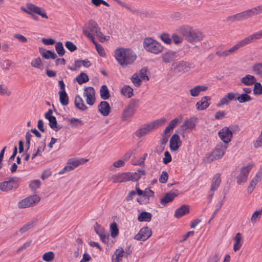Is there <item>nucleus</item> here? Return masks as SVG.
<instances>
[{"instance_id":"obj_1","label":"nucleus","mask_w":262,"mask_h":262,"mask_svg":"<svg viewBox=\"0 0 262 262\" xmlns=\"http://www.w3.org/2000/svg\"><path fill=\"white\" fill-rule=\"evenodd\" d=\"M114 57L118 64L123 68L132 64L137 58L136 53L128 48H119L114 51Z\"/></svg>"},{"instance_id":"obj_2","label":"nucleus","mask_w":262,"mask_h":262,"mask_svg":"<svg viewBox=\"0 0 262 262\" xmlns=\"http://www.w3.org/2000/svg\"><path fill=\"white\" fill-rule=\"evenodd\" d=\"M178 32L189 43H195L202 40L204 37L203 33L189 26H183L178 29Z\"/></svg>"},{"instance_id":"obj_3","label":"nucleus","mask_w":262,"mask_h":262,"mask_svg":"<svg viewBox=\"0 0 262 262\" xmlns=\"http://www.w3.org/2000/svg\"><path fill=\"white\" fill-rule=\"evenodd\" d=\"M165 121V118H162L153 122L144 124L136 132V136L138 138H141L163 124Z\"/></svg>"},{"instance_id":"obj_4","label":"nucleus","mask_w":262,"mask_h":262,"mask_svg":"<svg viewBox=\"0 0 262 262\" xmlns=\"http://www.w3.org/2000/svg\"><path fill=\"white\" fill-rule=\"evenodd\" d=\"M144 49L148 52L159 54L163 50L162 45L151 37L145 38L143 41Z\"/></svg>"},{"instance_id":"obj_5","label":"nucleus","mask_w":262,"mask_h":262,"mask_svg":"<svg viewBox=\"0 0 262 262\" xmlns=\"http://www.w3.org/2000/svg\"><path fill=\"white\" fill-rule=\"evenodd\" d=\"M227 147L228 145H223L222 143L217 144L211 152L206 155L207 162H210L221 159L224 155Z\"/></svg>"},{"instance_id":"obj_6","label":"nucleus","mask_w":262,"mask_h":262,"mask_svg":"<svg viewBox=\"0 0 262 262\" xmlns=\"http://www.w3.org/2000/svg\"><path fill=\"white\" fill-rule=\"evenodd\" d=\"M192 63L181 60L174 62L172 64L171 70L176 75H181L188 72L191 68Z\"/></svg>"},{"instance_id":"obj_7","label":"nucleus","mask_w":262,"mask_h":262,"mask_svg":"<svg viewBox=\"0 0 262 262\" xmlns=\"http://www.w3.org/2000/svg\"><path fill=\"white\" fill-rule=\"evenodd\" d=\"M20 10L30 15L33 14H37L41 16L42 18H48L45 10H41L40 7L32 3H27L26 5V7H21L20 8Z\"/></svg>"},{"instance_id":"obj_8","label":"nucleus","mask_w":262,"mask_h":262,"mask_svg":"<svg viewBox=\"0 0 262 262\" xmlns=\"http://www.w3.org/2000/svg\"><path fill=\"white\" fill-rule=\"evenodd\" d=\"M138 100L132 99L127 106L123 111L122 113V119L127 120L131 118L136 111L137 104Z\"/></svg>"},{"instance_id":"obj_9","label":"nucleus","mask_w":262,"mask_h":262,"mask_svg":"<svg viewBox=\"0 0 262 262\" xmlns=\"http://www.w3.org/2000/svg\"><path fill=\"white\" fill-rule=\"evenodd\" d=\"M39 201V196L35 194L19 201L17 205L19 208H26L35 205L38 203Z\"/></svg>"},{"instance_id":"obj_10","label":"nucleus","mask_w":262,"mask_h":262,"mask_svg":"<svg viewBox=\"0 0 262 262\" xmlns=\"http://www.w3.org/2000/svg\"><path fill=\"white\" fill-rule=\"evenodd\" d=\"M253 165V163H249L247 166L243 167L241 169L240 173L236 178L238 184L244 183L247 181L249 172L252 169Z\"/></svg>"},{"instance_id":"obj_11","label":"nucleus","mask_w":262,"mask_h":262,"mask_svg":"<svg viewBox=\"0 0 262 262\" xmlns=\"http://www.w3.org/2000/svg\"><path fill=\"white\" fill-rule=\"evenodd\" d=\"M254 15H256L255 14L254 8H253L252 9L243 11L239 13H237L236 14L231 16L228 18L233 21H242Z\"/></svg>"},{"instance_id":"obj_12","label":"nucleus","mask_w":262,"mask_h":262,"mask_svg":"<svg viewBox=\"0 0 262 262\" xmlns=\"http://www.w3.org/2000/svg\"><path fill=\"white\" fill-rule=\"evenodd\" d=\"M18 178H10L8 181L0 183V190L8 191L18 187Z\"/></svg>"},{"instance_id":"obj_13","label":"nucleus","mask_w":262,"mask_h":262,"mask_svg":"<svg viewBox=\"0 0 262 262\" xmlns=\"http://www.w3.org/2000/svg\"><path fill=\"white\" fill-rule=\"evenodd\" d=\"M218 135L224 143L228 144L232 138L233 133L228 127L225 126L219 131Z\"/></svg>"},{"instance_id":"obj_14","label":"nucleus","mask_w":262,"mask_h":262,"mask_svg":"<svg viewBox=\"0 0 262 262\" xmlns=\"http://www.w3.org/2000/svg\"><path fill=\"white\" fill-rule=\"evenodd\" d=\"M195 117L186 119L181 126V130L184 133H190L196 126Z\"/></svg>"},{"instance_id":"obj_15","label":"nucleus","mask_w":262,"mask_h":262,"mask_svg":"<svg viewBox=\"0 0 262 262\" xmlns=\"http://www.w3.org/2000/svg\"><path fill=\"white\" fill-rule=\"evenodd\" d=\"M95 91L94 88L89 86L85 88L83 96L86 97V103L89 105H93L94 104L95 102Z\"/></svg>"},{"instance_id":"obj_16","label":"nucleus","mask_w":262,"mask_h":262,"mask_svg":"<svg viewBox=\"0 0 262 262\" xmlns=\"http://www.w3.org/2000/svg\"><path fill=\"white\" fill-rule=\"evenodd\" d=\"M152 234L151 230L147 227L142 228L139 232L135 236L134 238L137 241H145Z\"/></svg>"},{"instance_id":"obj_17","label":"nucleus","mask_w":262,"mask_h":262,"mask_svg":"<svg viewBox=\"0 0 262 262\" xmlns=\"http://www.w3.org/2000/svg\"><path fill=\"white\" fill-rule=\"evenodd\" d=\"M178 194V190H174L167 192L163 198L161 199L160 204L163 206H166L168 203L171 202Z\"/></svg>"},{"instance_id":"obj_18","label":"nucleus","mask_w":262,"mask_h":262,"mask_svg":"<svg viewBox=\"0 0 262 262\" xmlns=\"http://www.w3.org/2000/svg\"><path fill=\"white\" fill-rule=\"evenodd\" d=\"M178 53L172 50H168L163 53L161 56L162 61L165 63L173 62L178 57Z\"/></svg>"},{"instance_id":"obj_19","label":"nucleus","mask_w":262,"mask_h":262,"mask_svg":"<svg viewBox=\"0 0 262 262\" xmlns=\"http://www.w3.org/2000/svg\"><path fill=\"white\" fill-rule=\"evenodd\" d=\"M88 161V159L85 158H71L68 161L67 165L69 167V169L71 171Z\"/></svg>"},{"instance_id":"obj_20","label":"nucleus","mask_w":262,"mask_h":262,"mask_svg":"<svg viewBox=\"0 0 262 262\" xmlns=\"http://www.w3.org/2000/svg\"><path fill=\"white\" fill-rule=\"evenodd\" d=\"M182 145V142L178 134H173L170 139L169 147L171 151H177Z\"/></svg>"},{"instance_id":"obj_21","label":"nucleus","mask_w":262,"mask_h":262,"mask_svg":"<svg viewBox=\"0 0 262 262\" xmlns=\"http://www.w3.org/2000/svg\"><path fill=\"white\" fill-rule=\"evenodd\" d=\"M99 112L103 116H107L111 112V107L108 103L105 101H101L98 106Z\"/></svg>"},{"instance_id":"obj_22","label":"nucleus","mask_w":262,"mask_h":262,"mask_svg":"<svg viewBox=\"0 0 262 262\" xmlns=\"http://www.w3.org/2000/svg\"><path fill=\"white\" fill-rule=\"evenodd\" d=\"M111 179L113 183H122L129 181L128 173L127 172L119 173L113 175Z\"/></svg>"},{"instance_id":"obj_23","label":"nucleus","mask_w":262,"mask_h":262,"mask_svg":"<svg viewBox=\"0 0 262 262\" xmlns=\"http://www.w3.org/2000/svg\"><path fill=\"white\" fill-rule=\"evenodd\" d=\"M129 181L136 182L138 181L142 176L145 175V171L144 169H139L137 172H127Z\"/></svg>"},{"instance_id":"obj_24","label":"nucleus","mask_w":262,"mask_h":262,"mask_svg":"<svg viewBox=\"0 0 262 262\" xmlns=\"http://www.w3.org/2000/svg\"><path fill=\"white\" fill-rule=\"evenodd\" d=\"M189 212V206L188 205L184 204L176 210L174 215L175 217L179 219Z\"/></svg>"},{"instance_id":"obj_25","label":"nucleus","mask_w":262,"mask_h":262,"mask_svg":"<svg viewBox=\"0 0 262 262\" xmlns=\"http://www.w3.org/2000/svg\"><path fill=\"white\" fill-rule=\"evenodd\" d=\"M124 250L122 247H119L115 251L112 257V262H121L123 257Z\"/></svg>"},{"instance_id":"obj_26","label":"nucleus","mask_w":262,"mask_h":262,"mask_svg":"<svg viewBox=\"0 0 262 262\" xmlns=\"http://www.w3.org/2000/svg\"><path fill=\"white\" fill-rule=\"evenodd\" d=\"M74 104L77 108L84 111L88 109V107L84 104L83 100L79 95H76L75 98Z\"/></svg>"},{"instance_id":"obj_27","label":"nucleus","mask_w":262,"mask_h":262,"mask_svg":"<svg viewBox=\"0 0 262 262\" xmlns=\"http://www.w3.org/2000/svg\"><path fill=\"white\" fill-rule=\"evenodd\" d=\"M221 182V174L216 173L212 179L210 191L214 192L217 190Z\"/></svg>"},{"instance_id":"obj_28","label":"nucleus","mask_w":262,"mask_h":262,"mask_svg":"<svg viewBox=\"0 0 262 262\" xmlns=\"http://www.w3.org/2000/svg\"><path fill=\"white\" fill-rule=\"evenodd\" d=\"M241 81L245 85L250 86L255 83L256 79L254 76L248 74L242 77Z\"/></svg>"},{"instance_id":"obj_29","label":"nucleus","mask_w":262,"mask_h":262,"mask_svg":"<svg viewBox=\"0 0 262 262\" xmlns=\"http://www.w3.org/2000/svg\"><path fill=\"white\" fill-rule=\"evenodd\" d=\"M209 97L205 96L203 97L201 100L196 103V107L198 110H204L206 109L209 105L208 100Z\"/></svg>"},{"instance_id":"obj_30","label":"nucleus","mask_w":262,"mask_h":262,"mask_svg":"<svg viewBox=\"0 0 262 262\" xmlns=\"http://www.w3.org/2000/svg\"><path fill=\"white\" fill-rule=\"evenodd\" d=\"M247 45L248 43L245 38H244L243 39L240 40L236 44L234 45L232 47L227 50L229 56L234 53L236 50H237L240 48L243 47Z\"/></svg>"},{"instance_id":"obj_31","label":"nucleus","mask_w":262,"mask_h":262,"mask_svg":"<svg viewBox=\"0 0 262 262\" xmlns=\"http://www.w3.org/2000/svg\"><path fill=\"white\" fill-rule=\"evenodd\" d=\"M248 45L254 40L262 38V29L245 38Z\"/></svg>"},{"instance_id":"obj_32","label":"nucleus","mask_w":262,"mask_h":262,"mask_svg":"<svg viewBox=\"0 0 262 262\" xmlns=\"http://www.w3.org/2000/svg\"><path fill=\"white\" fill-rule=\"evenodd\" d=\"M207 87L205 85H198L195 86L192 89H191L189 91L191 96L193 97H196L199 96L200 92H204L207 90Z\"/></svg>"},{"instance_id":"obj_33","label":"nucleus","mask_w":262,"mask_h":262,"mask_svg":"<svg viewBox=\"0 0 262 262\" xmlns=\"http://www.w3.org/2000/svg\"><path fill=\"white\" fill-rule=\"evenodd\" d=\"M151 217L152 215L150 213L146 211H143L138 214V220L140 222H149L151 221Z\"/></svg>"},{"instance_id":"obj_34","label":"nucleus","mask_w":262,"mask_h":262,"mask_svg":"<svg viewBox=\"0 0 262 262\" xmlns=\"http://www.w3.org/2000/svg\"><path fill=\"white\" fill-rule=\"evenodd\" d=\"M242 234L240 233H237L234 238L233 249L235 251H238L241 248L242 246Z\"/></svg>"},{"instance_id":"obj_35","label":"nucleus","mask_w":262,"mask_h":262,"mask_svg":"<svg viewBox=\"0 0 262 262\" xmlns=\"http://www.w3.org/2000/svg\"><path fill=\"white\" fill-rule=\"evenodd\" d=\"M121 94L129 98L133 96V89L129 85H124L121 89Z\"/></svg>"},{"instance_id":"obj_36","label":"nucleus","mask_w":262,"mask_h":262,"mask_svg":"<svg viewBox=\"0 0 262 262\" xmlns=\"http://www.w3.org/2000/svg\"><path fill=\"white\" fill-rule=\"evenodd\" d=\"M91 65L90 61L85 59L84 60H76L74 61V66L76 68H80L81 66H83L85 68H89Z\"/></svg>"},{"instance_id":"obj_37","label":"nucleus","mask_w":262,"mask_h":262,"mask_svg":"<svg viewBox=\"0 0 262 262\" xmlns=\"http://www.w3.org/2000/svg\"><path fill=\"white\" fill-rule=\"evenodd\" d=\"M100 95L101 98L103 100H106L109 98L110 93L106 85H103L101 86L100 90Z\"/></svg>"},{"instance_id":"obj_38","label":"nucleus","mask_w":262,"mask_h":262,"mask_svg":"<svg viewBox=\"0 0 262 262\" xmlns=\"http://www.w3.org/2000/svg\"><path fill=\"white\" fill-rule=\"evenodd\" d=\"M59 101L60 103L66 106L69 103V97L66 92H59Z\"/></svg>"},{"instance_id":"obj_39","label":"nucleus","mask_w":262,"mask_h":262,"mask_svg":"<svg viewBox=\"0 0 262 262\" xmlns=\"http://www.w3.org/2000/svg\"><path fill=\"white\" fill-rule=\"evenodd\" d=\"M49 121V125L50 127L55 131H57L60 129L61 127H58L57 126V122L55 117L52 116L46 118Z\"/></svg>"},{"instance_id":"obj_40","label":"nucleus","mask_w":262,"mask_h":262,"mask_svg":"<svg viewBox=\"0 0 262 262\" xmlns=\"http://www.w3.org/2000/svg\"><path fill=\"white\" fill-rule=\"evenodd\" d=\"M42 56L45 59H49L50 58L55 59L57 57V55L51 50H44L41 53Z\"/></svg>"},{"instance_id":"obj_41","label":"nucleus","mask_w":262,"mask_h":262,"mask_svg":"<svg viewBox=\"0 0 262 262\" xmlns=\"http://www.w3.org/2000/svg\"><path fill=\"white\" fill-rule=\"evenodd\" d=\"M252 70L254 74L262 78V63H256L253 64Z\"/></svg>"},{"instance_id":"obj_42","label":"nucleus","mask_w":262,"mask_h":262,"mask_svg":"<svg viewBox=\"0 0 262 262\" xmlns=\"http://www.w3.org/2000/svg\"><path fill=\"white\" fill-rule=\"evenodd\" d=\"M76 80L79 84H81L88 82L89 77L86 74L82 72L76 77Z\"/></svg>"},{"instance_id":"obj_43","label":"nucleus","mask_w":262,"mask_h":262,"mask_svg":"<svg viewBox=\"0 0 262 262\" xmlns=\"http://www.w3.org/2000/svg\"><path fill=\"white\" fill-rule=\"evenodd\" d=\"M87 30L94 34L97 31L100 30V28L98 27V24L94 20H91L89 23V28Z\"/></svg>"},{"instance_id":"obj_44","label":"nucleus","mask_w":262,"mask_h":262,"mask_svg":"<svg viewBox=\"0 0 262 262\" xmlns=\"http://www.w3.org/2000/svg\"><path fill=\"white\" fill-rule=\"evenodd\" d=\"M225 199V196H224L221 200H220L218 202L217 204L216 205V209H215L214 212L212 214V216L209 221V223L211 222V220H212L214 219V217L215 216L217 213L219 212L220 209L221 208L222 206H223V205L224 203Z\"/></svg>"},{"instance_id":"obj_45","label":"nucleus","mask_w":262,"mask_h":262,"mask_svg":"<svg viewBox=\"0 0 262 262\" xmlns=\"http://www.w3.org/2000/svg\"><path fill=\"white\" fill-rule=\"evenodd\" d=\"M55 50L59 56H62L65 53V50L61 42H57L55 45Z\"/></svg>"},{"instance_id":"obj_46","label":"nucleus","mask_w":262,"mask_h":262,"mask_svg":"<svg viewBox=\"0 0 262 262\" xmlns=\"http://www.w3.org/2000/svg\"><path fill=\"white\" fill-rule=\"evenodd\" d=\"M237 100L238 101L241 103H245L247 102H249L252 100V98L247 94H242L237 97Z\"/></svg>"},{"instance_id":"obj_47","label":"nucleus","mask_w":262,"mask_h":262,"mask_svg":"<svg viewBox=\"0 0 262 262\" xmlns=\"http://www.w3.org/2000/svg\"><path fill=\"white\" fill-rule=\"evenodd\" d=\"M111 235L112 237H116L119 234V230L117 224L115 222L110 225Z\"/></svg>"},{"instance_id":"obj_48","label":"nucleus","mask_w":262,"mask_h":262,"mask_svg":"<svg viewBox=\"0 0 262 262\" xmlns=\"http://www.w3.org/2000/svg\"><path fill=\"white\" fill-rule=\"evenodd\" d=\"M54 257V253L52 251H49L43 254L42 259L47 262H50L53 260Z\"/></svg>"},{"instance_id":"obj_49","label":"nucleus","mask_w":262,"mask_h":262,"mask_svg":"<svg viewBox=\"0 0 262 262\" xmlns=\"http://www.w3.org/2000/svg\"><path fill=\"white\" fill-rule=\"evenodd\" d=\"M132 82L134 84V85L138 87L141 85V81L142 80L141 78H140L138 74H134L132 78H131Z\"/></svg>"},{"instance_id":"obj_50","label":"nucleus","mask_w":262,"mask_h":262,"mask_svg":"<svg viewBox=\"0 0 262 262\" xmlns=\"http://www.w3.org/2000/svg\"><path fill=\"white\" fill-rule=\"evenodd\" d=\"M262 214V208L261 209H259L256 210L252 214L251 216V222L253 223H256L260 218V215Z\"/></svg>"},{"instance_id":"obj_51","label":"nucleus","mask_w":262,"mask_h":262,"mask_svg":"<svg viewBox=\"0 0 262 262\" xmlns=\"http://www.w3.org/2000/svg\"><path fill=\"white\" fill-rule=\"evenodd\" d=\"M253 89V93L255 95L262 94V85L259 82H255Z\"/></svg>"},{"instance_id":"obj_52","label":"nucleus","mask_w":262,"mask_h":262,"mask_svg":"<svg viewBox=\"0 0 262 262\" xmlns=\"http://www.w3.org/2000/svg\"><path fill=\"white\" fill-rule=\"evenodd\" d=\"M70 122L71 125L73 127H77L79 126H82L84 124L83 122L80 119L73 118L70 119Z\"/></svg>"},{"instance_id":"obj_53","label":"nucleus","mask_w":262,"mask_h":262,"mask_svg":"<svg viewBox=\"0 0 262 262\" xmlns=\"http://www.w3.org/2000/svg\"><path fill=\"white\" fill-rule=\"evenodd\" d=\"M31 64L32 67L40 69L42 68V61L39 57L33 59L31 61Z\"/></svg>"},{"instance_id":"obj_54","label":"nucleus","mask_w":262,"mask_h":262,"mask_svg":"<svg viewBox=\"0 0 262 262\" xmlns=\"http://www.w3.org/2000/svg\"><path fill=\"white\" fill-rule=\"evenodd\" d=\"M220 254L219 253H215L208 257L207 262H220Z\"/></svg>"},{"instance_id":"obj_55","label":"nucleus","mask_w":262,"mask_h":262,"mask_svg":"<svg viewBox=\"0 0 262 262\" xmlns=\"http://www.w3.org/2000/svg\"><path fill=\"white\" fill-rule=\"evenodd\" d=\"M83 34L95 45V46L96 45L99 44L95 41L94 34L89 30H84Z\"/></svg>"},{"instance_id":"obj_56","label":"nucleus","mask_w":262,"mask_h":262,"mask_svg":"<svg viewBox=\"0 0 262 262\" xmlns=\"http://www.w3.org/2000/svg\"><path fill=\"white\" fill-rule=\"evenodd\" d=\"M161 39L165 43L169 45L171 43V38L167 33H163L160 36Z\"/></svg>"},{"instance_id":"obj_57","label":"nucleus","mask_w":262,"mask_h":262,"mask_svg":"<svg viewBox=\"0 0 262 262\" xmlns=\"http://www.w3.org/2000/svg\"><path fill=\"white\" fill-rule=\"evenodd\" d=\"M94 230L99 236L106 232L104 228L97 223H96V225L94 227Z\"/></svg>"},{"instance_id":"obj_58","label":"nucleus","mask_w":262,"mask_h":262,"mask_svg":"<svg viewBox=\"0 0 262 262\" xmlns=\"http://www.w3.org/2000/svg\"><path fill=\"white\" fill-rule=\"evenodd\" d=\"M154 192L149 188H146L144 190V196L146 198V203L149 200L150 197H154Z\"/></svg>"},{"instance_id":"obj_59","label":"nucleus","mask_w":262,"mask_h":262,"mask_svg":"<svg viewBox=\"0 0 262 262\" xmlns=\"http://www.w3.org/2000/svg\"><path fill=\"white\" fill-rule=\"evenodd\" d=\"M66 47L71 52L77 50V47L72 41H67L65 43Z\"/></svg>"},{"instance_id":"obj_60","label":"nucleus","mask_w":262,"mask_h":262,"mask_svg":"<svg viewBox=\"0 0 262 262\" xmlns=\"http://www.w3.org/2000/svg\"><path fill=\"white\" fill-rule=\"evenodd\" d=\"M168 175L166 171H163L160 176L159 181L161 183H165L167 181Z\"/></svg>"},{"instance_id":"obj_61","label":"nucleus","mask_w":262,"mask_h":262,"mask_svg":"<svg viewBox=\"0 0 262 262\" xmlns=\"http://www.w3.org/2000/svg\"><path fill=\"white\" fill-rule=\"evenodd\" d=\"M174 44L178 45L181 43L183 41V38L177 34H173L171 36V40Z\"/></svg>"},{"instance_id":"obj_62","label":"nucleus","mask_w":262,"mask_h":262,"mask_svg":"<svg viewBox=\"0 0 262 262\" xmlns=\"http://www.w3.org/2000/svg\"><path fill=\"white\" fill-rule=\"evenodd\" d=\"M40 184L39 180H34L30 183L29 186L31 189L35 190L40 187Z\"/></svg>"},{"instance_id":"obj_63","label":"nucleus","mask_w":262,"mask_h":262,"mask_svg":"<svg viewBox=\"0 0 262 262\" xmlns=\"http://www.w3.org/2000/svg\"><path fill=\"white\" fill-rule=\"evenodd\" d=\"M32 227L33 223L29 222L24 225L21 228H20L19 231L21 233H23L31 229Z\"/></svg>"},{"instance_id":"obj_64","label":"nucleus","mask_w":262,"mask_h":262,"mask_svg":"<svg viewBox=\"0 0 262 262\" xmlns=\"http://www.w3.org/2000/svg\"><path fill=\"white\" fill-rule=\"evenodd\" d=\"M172 158L170 153L166 151L164 152V158L163 159V163L167 164L171 161Z\"/></svg>"}]
</instances>
